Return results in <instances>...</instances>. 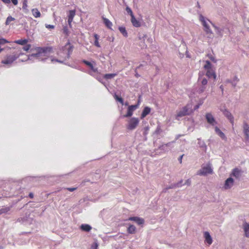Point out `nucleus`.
<instances>
[{
    "instance_id": "nucleus-1",
    "label": "nucleus",
    "mask_w": 249,
    "mask_h": 249,
    "mask_svg": "<svg viewBox=\"0 0 249 249\" xmlns=\"http://www.w3.org/2000/svg\"><path fill=\"white\" fill-rule=\"evenodd\" d=\"M204 68L206 70V75L209 78H213L214 80H215L216 75L215 72V69L212 63H206Z\"/></svg>"
},
{
    "instance_id": "nucleus-2",
    "label": "nucleus",
    "mask_w": 249,
    "mask_h": 249,
    "mask_svg": "<svg viewBox=\"0 0 249 249\" xmlns=\"http://www.w3.org/2000/svg\"><path fill=\"white\" fill-rule=\"evenodd\" d=\"M213 170L211 163H208L206 166L202 167L197 171V175L200 176H206L208 174H212Z\"/></svg>"
},
{
    "instance_id": "nucleus-3",
    "label": "nucleus",
    "mask_w": 249,
    "mask_h": 249,
    "mask_svg": "<svg viewBox=\"0 0 249 249\" xmlns=\"http://www.w3.org/2000/svg\"><path fill=\"white\" fill-rule=\"evenodd\" d=\"M139 120L138 118H131L128 121L126 125V129L128 130H133L136 128L139 123Z\"/></svg>"
},
{
    "instance_id": "nucleus-4",
    "label": "nucleus",
    "mask_w": 249,
    "mask_h": 249,
    "mask_svg": "<svg viewBox=\"0 0 249 249\" xmlns=\"http://www.w3.org/2000/svg\"><path fill=\"white\" fill-rule=\"evenodd\" d=\"M189 105H187L186 106L184 107H182L178 113L176 119L178 120V117H182L183 116L187 115L189 114Z\"/></svg>"
},
{
    "instance_id": "nucleus-5",
    "label": "nucleus",
    "mask_w": 249,
    "mask_h": 249,
    "mask_svg": "<svg viewBox=\"0 0 249 249\" xmlns=\"http://www.w3.org/2000/svg\"><path fill=\"white\" fill-rule=\"evenodd\" d=\"M139 105V102L137 105L129 106L127 109V113L124 115L123 117L125 118L131 117L133 115V111L138 107Z\"/></svg>"
},
{
    "instance_id": "nucleus-6",
    "label": "nucleus",
    "mask_w": 249,
    "mask_h": 249,
    "mask_svg": "<svg viewBox=\"0 0 249 249\" xmlns=\"http://www.w3.org/2000/svg\"><path fill=\"white\" fill-rule=\"evenodd\" d=\"M206 119L209 124L212 125H215L217 124L214 118L211 113H207L205 115Z\"/></svg>"
},
{
    "instance_id": "nucleus-7",
    "label": "nucleus",
    "mask_w": 249,
    "mask_h": 249,
    "mask_svg": "<svg viewBox=\"0 0 249 249\" xmlns=\"http://www.w3.org/2000/svg\"><path fill=\"white\" fill-rule=\"evenodd\" d=\"M243 171L238 168L233 169L230 176L235 177L236 179H239L242 176Z\"/></svg>"
},
{
    "instance_id": "nucleus-8",
    "label": "nucleus",
    "mask_w": 249,
    "mask_h": 249,
    "mask_svg": "<svg viewBox=\"0 0 249 249\" xmlns=\"http://www.w3.org/2000/svg\"><path fill=\"white\" fill-rule=\"evenodd\" d=\"M72 46L71 45L70 43L68 42L63 48V52L65 53L67 57H69L72 51Z\"/></svg>"
},
{
    "instance_id": "nucleus-9",
    "label": "nucleus",
    "mask_w": 249,
    "mask_h": 249,
    "mask_svg": "<svg viewBox=\"0 0 249 249\" xmlns=\"http://www.w3.org/2000/svg\"><path fill=\"white\" fill-rule=\"evenodd\" d=\"M234 180L231 177L227 178L225 182L224 188L225 189H229L233 185Z\"/></svg>"
},
{
    "instance_id": "nucleus-10",
    "label": "nucleus",
    "mask_w": 249,
    "mask_h": 249,
    "mask_svg": "<svg viewBox=\"0 0 249 249\" xmlns=\"http://www.w3.org/2000/svg\"><path fill=\"white\" fill-rule=\"evenodd\" d=\"M222 111L224 115L228 118L233 125L234 124V118L232 114L226 109L222 110Z\"/></svg>"
},
{
    "instance_id": "nucleus-11",
    "label": "nucleus",
    "mask_w": 249,
    "mask_h": 249,
    "mask_svg": "<svg viewBox=\"0 0 249 249\" xmlns=\"http://www.w3.org/2000/svg\"><path fill=\"white\" fill-rule=\"evenodd\" d=\"M243 131L246 136V140H249V124L245 122L243 124Z\"/></svg>"
},
{
    "instance_id": "nucleus-12",
    "label": "nucleus",
    "mask_w": 249,
    "mask_h": 249,
    "mask_svg": "<svg viewBox=\"0 0 249 249\" xmlns=\"http://www.w3.org/2000/svg\"><path fill=\"white\" fill-rule=\"evenodd\" d=\"M204 237L205 242L209 245H211L213 242L212 238L208 231H205L204 233Z\"/></svg>"
},
{
    "instance_id": "nucleus-13",
    "label": "nucleus",
    "mask_w": 249,
    "mask_h": 249,
    "mask_svg": "<svg viewBox=\"0 0 249 249\" xmlns=\"http://www.w3.org/2000/svg\"><path fill=\"white\" fill-rule=\"evenodd\" d=\"M128 220L135 221L138 225H141L144 223L143 219L136 216L130 217L129 218Z\"/></svg>"
},
{
    "instance_id": "nucleus-14",
    "label": "nucleus",
    "mask_w": 249,
    "mask_h": 249,
    "mask_svg": "<svg viewBox=\"0 0 249 249\" xmlns=\"http://www.w3.org/2000/svg\"><path fill=\"white\" fill-rule=\"evenodd\" d=\"M215 131L216 133L222 139L225 141L227 140V137L224 133H223L220 129L217 126L215 127Z\"/></svg>"
},
{
    "instance_id": "nucleus-15",
    "label": "nucleus",
    "mask_w": 249,
    "mask_h": 249,
    "mask_svg": "<svg viewBox=\"0 0 249 249\" xmlns=\"http://www.w3.org/2000/svg\"><path fill=\"white\" fill-rule=\"evenodd\" d=\"M131 21L132 25L135 27H140L141 26V22L134 16L131 18Z\"/></svg>"
},
{
    "instance_id": "nucleus-16",
    "label": "nucleus",
    "mask_w": 249,
    "mask_h": 249,
    "mask_svg": "<svg viewBox=\"0 0 249 249\" xmlns=\"http://www.w3.org/2000/svg\"><path fill=\"white\" fill-rule=\"evenodd\" d=\"M243 229L245 236L249 238V224L245 222L243 224Z\"/></svg>"
},
{
    "instance_id": "nucleus-17",
    "label": "nucleus",
    "mask_w": 249,
    "mask_h": 249,
    "mask_svg": "<svg viewBox=\"0 0 249 249\" xmlns=\"http://www.w3.org/2000/svg\"><path fill=\"white\" fill-rule=\"evenodd\" d=\"M103 20L106 26L108 29H111V27L112 26V22L106 18H103Z\"/></svg>"
},
{
    "instance_id": "nucleus-18",
    "label": "nucleus",
    "mask_w": 249,
    "mask_h": 249,
    "mask_svg": "<svg viewBox=\"0 0 249 249\" xmlns=\"http://www.w3.org/2000/svg\"><path fill=\"white\" fill-rule=\"evenodd\" d=\"M151 111V109L149 107H145L142 111V112L141 114V118L142 119L144 118L147 115H148Z\"/></svg>"
},
{
    "instance_id": "nucleus-19",
    "label": "nucleus",
    "mask_w": 249,
    "mask_h": 249,
    "mask_svg": "<svg viewBox=\"0 0 249 249\" xmlns=\"http://www.w3.org/2000/svg\"><path fill=\"white\" fill-rule=\"evenodd\" d=\"M197 143L199 145V146L202 148L204 151H206L207 149V146L205 144V142L203 141H202L200 139H197Z\"/></svg>"
},
{
    "instance_id": "nucleus-20",
    "label": "nucleus",
    "mask_w": 249,
    "mask_h": 249,
    "mask_svg": "<svg viewBox=\"0 0 249 249\" xmlns=\"http://www.w3.org/2000/svg\"><path fill=\"white\" fill-rule=\"evenodd\" d=\"M28 42V40L26 39H21L19 40H17L14 41V43L19 44L21 45H24Z\"/></svg>"
},
{
    "instance_id": "nucleus-21",
    "label": "nucleus",
    "mask_w": 249,
    "mask_h": 249,
    "mask_svg": "<svg viewBox=\"0 0 249 249\" xmlns=\"http://www.w3.org/2000/svg\"><path fill=\"white\" fill-rule=\"evenodd\" d=\"M93 36L95 39L94 45L97 47H100V45L98 41L99 36L96 34H94Z\"/></svg>"
},
{
    "instance_id": "nucleus-22",
    "label": "nucleus",
    "mask_w": 249,
    "mask_h": 249,
    "mask_svg": "<svg viewBox=\"0 0 249 249\" xmlns=\"http://www.w3.org/2000/svg\"><path fill=\"white\" fill-rule=\"evenodd\" d=\"M81 229L84 231H89L91 229V227L88 224H82L81 226Z\"/></svg>"
},
{
    "instance_id": "nucleus-23",
    "label": "nucleus",
    "mask_w": 249,
    "mask_h": 249,
    "mask_svg": "<svg viewBox=\"0 0 249 249\" xmlns=\"http://www.w3.org/2000/svg\"><path fill=\"white\" fill-rule=\"evenodd\" d=\"M32 12L33 14V15L35 18H39L41 16V14L40 12L37 9H33L32 10Z\"/></svg>"
},
{
    "instance_id": "nucleus-24",
    "label": "nucleus",
    "mask_w": 249,
    "mask_h": 249,
    "mask_svg": "<svg viewBox=\"0 0 249 249\" xmlns=\"http://www.w3.org/2000/svg\"><path fill=\"white\" fill-rule=\"evenodd\" d=\"M199 20L202 22L203 26L204 27V28H206L207 27H209L205 21L204 17L201 15H200L199 16Z\"/></svg>"
},
{
    "instance_id": "nucleus-25",
    "label": "nucleus",
    "mask_w": 249,
    "mask_h": 249,
    "mask_svg": "<svg viewBox=\"0 0 249 249\" xmlns=\"http://www.w3.org/2000/svg\"><path fill=\"white\" fill-rule=\"evenodd\" d=\"M93 72H98L97 68H95L96 63H86Z\"/></svg>"
},
{
    "instance_id": "nucleus-26",
    "label": "nucleus",
    "mask_w": 249,
    "mask_h": 249,
    "mask_svg": "<svg viewBox=\"0 0 249 249\" xmlns=\"http://www.w3.org/2000/svg\"><path fill=\"white\" fill-rule=\"evenodd\" d=\"M182 182H183V180H181L178 182L177 183L173 184L171 185V186H169L168 188V189H172V188H177V187H181V183H182ZM166 189L167 190V188H166Z\"/></svg>"
},
{
    "instance_id": "nucleus-27",
    "label": "nucleus",
    "mask_w": 249,
    "mask_h": 249,
    "mask_svg": "<svg viewBox=\"0 0 249 249\" xmlns=\"http://www.w3.org/2000/svg\"><path fill=\"white\" fill-rule=\"evenodd\" d=\"M127 231L130 234L134 233L136 231V227L134 225H130L128 228Z\"/></svg>"
},
{
    "instance_id": "nucleus-28",
    "label": "nucleus",
    "mask_w": 249,
    "mask_h": 249,
    "mask_svg": "<svg viewBox=\"0 0 249 249\" xmlns=\"http://www.w3.org/2000/svg\"><path fill=\"white\" fill-rule=\"evenodd\" d=\"M119 30L120 32L123 34V35L125 36H127V33L125 30V28L124 27H119Z\"/></svg>"
},
{
    "instance_id": "nucleus-29",
    "label": "nucleus",
    "mask_w": 249,
    "mask_h": 249,
    "mask_svg": "<svg viewBox=\"0 0 249 249\" xmlns=\"http://www.w3.org/2000/svg\"><path fill=\"white\" fill-rule=\"evenodd\" d=\"M116 75L115 73L106 74L104 75V78L107 79H111Z\"/></svg>"
},
{
    "instance_id": "nucleus-30",
    "label": "nucleus",
    "mask_w": 249,
    "mask_h": 249,
    "mask_svg": "<svg viewBox=\"0 0 249 249\" xmlns=\"http://www.w3.org/2000/svg\"><path fill=\"white\" fill-rule=\"evenodd\" d=\"M14 20H15V18L12 17L11 16H9L6 19L5 24L6 25H8L11 21Z\"/></svg>"
},
{
    "instance_id": "nucleus-31",
    "label": "nucleus",
    "mask_w": 249,
    "mask_h": 249,
    "mask_svg": "<svg viewBox=\"0 0 249 249\" xmlns=\"http://www.w3.org/2000/svg\"><path fill=\"white\" fill-rule=\"evenodd\" d=\"M75 15V11L74 10H70L69 12V15L68 18L73 19V18Z\"/></svg>"
},
{
    "instance_id": "nucleus-32",
    "label": "nucleus",
    "mask_w": 249,
    "mask_h": 249,
    "mask_svg": "<svg viewBox=\"0 0 249 249\" xmlns=\"http://www.w3.org/2000/svg\"><path fill=\"white\" fill-rule=\"evenodd\" d=\"M126 11L127 12L128 14H129L131 16V18H132L134 16L132 10L129 7H126Z\"/></svg>"
},
{
    "instance_id": "nucleus-33",
    "label": "nucleus",
    "mask_w": 249,
    "mask_h": 249,
    "mask_svg": "<svg viewBox=\"0 0 249 249\" xmlns=\"http://www.w3.org/2000/svg\"><path fill=\"white\" fill-rule=\"evenodd\" d=\"M63 32L64 34L66 36H68L69 34V31L67 26H65L63 28Z\"/></svg>"
},
{
    "instance_id": "nucleus-34",
    "label": "nucleus",
    "mask_w": 249,
    "mask_h": 249,
    "mask_svg": "<svg viewBox=\"0 0 249 249\" xmlns=\"http://www.w3.org/2000/svg\"><path fill=\"white\" fill-rule=\"evenodd\" d=\"M9 210H10L9 208L6 207V208L1 209L0 210V212L1 214H2V213H6L8 212Z\"/></svg>"
},
{
    "instance_id": "nucleus-35",
    "label": "nucleus",
    "mask_w": 249,
    "mask_h": 249,
    "mask_svg": "<svg viewBox=\"0 0 249 249\" xmlns=\"http://www.w3.org/2000/svg\"><path fill=\"white\" fill-rule=\"evenodd\" d=\"M114 98L116 100L118 101L122 104H123L124 101L122 98L119 97L118 95L116 94L114 96Z\"/></svg>"
},
{
    "instance_id": "nucleus-36",
    "label": "nucleus",
    "mask_w": 249,
    "mask_h": 249,
    "mask_svg": "<svg viewBox=\"0 0 249 249\" xmlns=\"http://www.w3.org/2000/svg\"><path fill=\"white\" fill-rule=\"evenodd\" d=\"M47 48H41V47H38L37 48V51L39 52V53H45L46 52V50H47Z\"/></svg>"
},
{
    "instance_id": "nucleus-37",
    "label": "nucleus",
    "mask_w": 249,
    "mask_h": 249,
    "mask_svg": "<svg viewBox=\"0 0 249 249\" xmlns=\"http://www.w3.org/2000/svg\"><path fill=\"white\" fill-rule=\"evenodd\" d=\"M7 43H9V41L6 39L3 38H0V45H3Z\"/></svg>"
},
{
    "instance_id": "nucleus-38",
    "label": "nucleus",
    "mask_w": 249,
    "mask_h": 249,
    "mask_svg": "<svg viewBox=\"0 0 249 249\" xmlns=\"http://www.w3.org/2000/svg\"><path fill=\"white\" fill-rule=\"evenodd\" d=\"M226 83H231L232 86L234 88L236 86V83H235L234 82H232L231 80L230 79L226 80Z\"/></svg>"
},
{
    "instance_id": "nucleus-39",
    "label": "nucleus",
    "mask_w": 249,
    "mask_h": 249,
    "mask_svg": "<svg viewBox=\"0 0 249 249\" xmlns=\"http://www.w3.org/2000/svg\"><path fill=\"white\" fill-rule=\"evenodd\" d=\"M31 47V45L30 44H27L23 47V50L27 52L29 50Z\"/></svg>"
},
{
    "instance_id": "nucleus-40",
    "label": "nucleus",
    "mask_w": 249,
    "mask_h": 249,
    "mask_svg": "<svg viewBox=\"0 0 249 249\" xmlns=\"http://www.w3.org/2000/svg\"><path fill=\"white\" fill-rule=\"evenodd\" d=\"M204 31L207 34H213L212 30L210 28V27H207L206 28H204Z\"/></svg>"
},
{
    "instance_id": "nucleus-41",
    "label": "nucleus",
    "mask_w": 249,
    "mask_h": 249,
    "mask_svg": "<svg viewBox=\"0 0 249 249\" xmlns=\"http://www.w3.org/2000/svg\"><path fill=\"white\" fill-rule=\"evenodd\" d=\"M45 27L49 29H53L54 28V26L53 25H50V24H45Z\"/></svg>"
},
{
    "instance_id": "nucleus-42",
    "label": "nucleus",
    "mask_w": 249,
    "mask_h": 249,
    "mask_svg": "<svg viewBox=\"0 0 249 249\" xmlns=\"http://www.w3.org/2000/svg\"><path fill=\"white\" fill-rule=\"evenodd\" d=\"M207 83H208V81L206 78H203L201 81V84L203 86H204L206 85H207Z\"/></svg>"
},
{
    "instance_id": "nucleus-43",
    "label": "nucleus",
    "mask_w": 249,
    "mask_h": 249,
    "mask_svg": "<svg viewBox=\"0 0 249 249\" xmlns=\"http://www.w3.org/2000/svg\"><path fill=\"white\" fill-rule=\"evenodd\" d=\"M173 142H168L167 143H166L165 144H163L161 146V147H162V149H163L164 146H171Z\"/></svg>"
},
{
    "instance_id": "nucleus-44",
    "label": "nucleus",
    "mask_w": 249,
    "mask_h": 249,
    "mask_svg": "<svg viewBox=\"0 0 249 249\" xmlns=\"http://www.w3.org/2000/svg\"><path fill=\"white\" fill-rule=\"evenodd\" d=\"M27 7V0H24L23 2L22 8L24 9H26Z\"/></svg>"
},
{
    "instance_id": "nucleus-45",
    "label": "nucleus",
    "mask_w": 249,
    "mask_h": 249,
    "mask_svg": "<svg viewBox=\"0 0 249 249\" xmlns=\"http://www.w3.org/2000/svg\"><path fill=\"white\" fill-rule=\"evenodd\" d=\"M191 181L190 179H188L186 180L184 185H187L188 186H190L191 185Z\"/></svg>"
},
{
    "instance_id": "nucleus-46",
    "label": "nucleus",
    "mask_w": 249,
    "mask_h": 249,
    "mask_svg": "<svg viewBox=\"0 0 249 249\" xmlns=\"http://www.w3.org/2000/svg\"><path fill=\"white\" fill-rule=\"evenodd\" d=\"M239 81V79L236 76H235L233 78V80L232 81V82H234L235 83H236V84L237 83V82Z\"/></svg>"
},
{
    "instance_id": "nucleus-47",
    "label": "nucleus",
    "mask_w": 249,
    "mask_h": 249,
    "mask_svg": "<svg viewBox=\"0 0 249 249\" xmlns=\"http://www.w3.org/2000/svg\"><path fill=\"white\" fill-rule=\"evenodd\" d=\"M149 130V127L148 126H146L144 127V135H146L147 133V131H148Z\"/></svg>"
},
{
    "instance_id": "nucleus-48",
    "label": "nucleus",
    "mask_w": 249,
    "mask_h": 249,
    "mask_svg": "<svg viewBox=\"0 0 249 249\" xmlns=\"http://www.w3.org/2000/svg\"><path fill=\"white\" fill-rule=\"evenodd\" d=\"M66 189L70 192H73L76 189V188H67Z\"/></svg>"
},
{
    "instance_id": "nucleus-49",
    "label": "nucleus",
    "mask_w": 249,
    "mask_h": 249,
    "mask_svg": "<svg viewBox=\"0 0 249 249\" xmlns=\"http://www.w3.org/2000/svg\"><path fill=\"white\" fill-rule=\"evenodd\" d=\"M12 2L13 3L14 5H16L18 3V0H11Z\"/></svg>"
},
{
    "instance_id": "nucleus-50",
    "label": "nucleus",
    "mask_w": 249,
    "mask_h": 249,
    "mask_svg": "<svg viewBox=\"0 0 249 249\" xmlns=\"http://www.w3.org/2000/svg\"><path fill=\"white\" fill-rule=\"evenodd\" d=\"M1 0L5 4H9L11 2L10 0Z\"/></svg>"
},
{
    "instance_id": "nucleus-51",
    "label": "nucleus",
    "mask_w": 249,
    "mask_h": 249,
    "mask_svg": "<svg viewBox=\"0 0 249 249\" xmlns=\"http://www.w3.org/2000/svg\"><path fill=\"white\" fill-rule=\"evenodd\" d=\"M98 247V245L97 243H95L94 245H92L91 247L92 249H97Z\"/></svg>"
},
{
    "instance_id": "nucleus-52",
    "label": "nucleus",
    "mask_w": 249,
    "mask_h": 249,
    "mask_svg": "<svg viewBox=\"0 0 249 249\" xmlns=\"http://www.w3.org/2000/svg\"><path fill=\"white\" fill-rule=\"evenodd\" d=\"M89 180H88V179H87V180H83V181L82 182V183H81V185H82V186H84V185H85V184H86V182H89Z\"/></svg>"
},
{
    "instance_id": "nucleus-53",
    "label": "nucleus",
    "mask_w": 249,
    "mask_h": 249,
    "mask_svg": "<svg viewBox=\"0 0 249 249\" xmlns=\"http://www.w3.org/2000/svg\"><path fill=\"white\" fill-rule=\"evenodd\" d=\"M184 155H182L181 156H180L179 157V158H178V160L179 161V162L181 163L182 162V158H183V156Z\"/></svg>"
},
{
    "instance_id": "nucleus-54",
    "label": "nucleus",
    "mask_w": 249,
    "mask_h": 249,
    "mask_svg": "<svg viewBox=\"0 0 249 249\" xmlns=\"http://www.w3.org/2000/svg\"><path fill=\"white\" fill-rule=\"evenodd\" d=\"M72 20H73V19L68 18V22H69V24L70 25H71V22L72 21Z\"/></svg>"
},
{
    "instance_id": "nucleus-55",
    "label": "nucleus",
    "mask_w": 249,
    "mask_h": 249,
    "mask_svg": "<svg viewBox=\"0 0 249 249\" xmlns=\"http://www.w3.org/2000/svg\"><path fill=\"white\" fill-rule=\"evenodd\" d=\"M200 105H201V104L196 105L194 107V109L195 110L197 109L199 107V106Z\"/></svg>"
},
{
    "instance_id": "nucleus-56",
    "label": "nucleus",
    "mask_w": 249,
    "mask_h": 249,
    "mask_svg": "<svg viewBox=\"0 0 249 249\" xmlns=\"http://www.w3.org/2000/svg\"><path fill=\"white\" fill-rule=\"evenodd\" d=\"M29 196L30 198H33V197H34V194H33L32 193H30L29 194Z\"/></svg>"
},
{
    "instance_id": "nucleus-57",
    "label": "nucleus",
    "mask_w": 249,
    "mask_h": 249,
    "mask_svg": "<svg viewBox=\"0 0 249 249\" xmlns=\"http://www.w3.org/2000/svg\"><path fill=\"white\" fill-rule=\"evenodd\" d=\"M220 89H221L222 91L223 92V90H224V88H223V87L222 85H221L220 86Z\"/></svg>"
},
{
    "instance_id": "nucleus-58",
    "label": "nucleus",
    "mask_w": 249,
    "mask_h": 249,
    "mask_svg": "<svg viewBox=\"0 0 249 249\" xmlns=\"http://www.w3.org/2000/svg\"><path fill=\"white\" fill-rule=\"evenodd\" d=\"M205 87H202V88L201 89V91L203 92L205 90Z\"/></svg>"
},
{
    "instance_id": "nucleus-59",
    "label": "nucleus",
    "mask_w": 249,
    "mask_h": 249,
    "mask_svg": "<svg viewBox=\"0 0 249 249\" xmlns=\"http://www.w3.org/2000/svg\"><path fill=\"white\" fill-rule=\"evenodd\" d=\"M57 62H59V63H60V62H62V61H58V60H57Z\"/></svg>"
},
{
    "instance_id": "nucleus-60",
    "label": "nucleus",
    "mask_w": 249,
    "mask_h": 249,
    "mask_svg": "<svg viewBox=\"0 0 249 249\" xmlns=\"http://www.w3.org/2000/svg\"><path fill=\"white\" fill-rule=\"evenodd\" d=\"M83 62L86 63V62H88V61H87L84 60V61H83Z\"/></svg>"
},
{
    "instance_id": "nucleus-61",
    "label": "nucleus",
    "mask_w": 249,
    "mask_h": 249,
    "mask_svg": "<svg viewBox=\"0 0 249 249\" xmlns=\"http://www.w3.org/2000/svg\"><path fill=\"white\" fill-rule=\"evenodd\" d=\"M125 105L126 106H127V105H128V103H126L125 104Z\"/></svg>"
},
{
    "instance_id": "nucleus-62",
    "label": "nucleus",
    "mask_w": 249,
    "mask_h": 249,
    "mask_svg": "<svg viewBox=\"0 0 249 249\" xmlns=\"http://www.w3.org/2000/svg\"><path fill=\"white\" fill-rule=\"evenodd\" d=\"M1 62H2V63H3V62H4V61H2ZM6 62H7V61H6Z\"/></svg>"
}]
</instances>
